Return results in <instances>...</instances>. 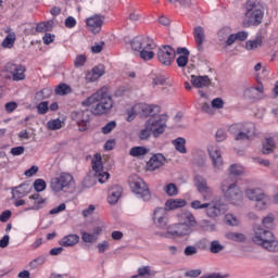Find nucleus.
<instances>
[{
    "mask_svg": "<svg viewBox=\"0 0 278 278\" xmlns=\"http://www.w3.org/2000/svg\"><path fill=\"white\" fill-rule=\"evenodd\" d=\"M251 240L254 244H257V247L266 249V251L278 252V241L273 231L262 228V226H255L253 228Z\"/></svg>",
    "mask_w": 278,
    "mask_h": 278,
    "instance_id": "nucleus-1",
    "label": "nucleus"
},
{
    "mask_svg": "<svg viewBox=\"0 0 278 278\" xmlns=\"http://www.w3.org/2000/svg\"><path fill=\"white\" fill-rule=\"evenodd\" d=\"M191 207L193 210H206V216H208V218H218V216L226 214L228 210L227 204L220 200L203 204H201V201L194 200L191 202Z\"/></svg>",
    "mask_w": 278,
    "mask_h": 278,
    "instance_id": "nucleus-2",
    "label": "nucleus"
},
{
    "mask_svg": "<svg viewBox=\"0 0 278 278\" xmlns=\"http://www.w3.org/2000/svg\"><path fill=\"white\" fill-rule=\"evenodd\" d=\"M222 191L224 197L232 203V205H238L242 203V191L238 187V184L231 179V176L224 179L222 182Z\"/></svg>",
    "mask_w": 278,
    "mask_h": 278,
    "instance_id": "nucleus-3",
    "label": "nucleus"
},
{
    "mask_svg": "<svg viewBox=\"0 0 278 278\" xmlns=\"http://www.w3.org/2000/svg\"><path fill=\"white\" fill-rule=\"evenodd\" d=\"M101 90H104V93L98 97L97 105L92 108L91 114L93 116H103V114H109L110 110L114 108V101H112V96L108 87H102Z\"/></svg>",
    "mask_w": 278,
    "mask_h": 278,
    "instance_id": "nucleus-4",
    "label": "nucleus"
},
{
    "mask_svg": "<svg viewBox=\"0 0 278 278\" xmlns=\"http://www.w3.org/2000/svg\"><path fill=\"white\" fill-rule=\"evenodd\" d=\"M128 181L136 197L142 199L143 201H151V191L142 178L138 177L137 175H132L129 177Z\"/></svg>",
    "mask_w": 278,
    "mask_h": 278,
    "instance_id": "nucleus-5",
    "label": "nucleus"
},
{
    "mask_svg": "<svg viewBox=\"0 0 278 278\" xmlns=\"http://www.w3.org/2000/svg\"><path fill=\"white\" fill-rule=\"evenodd\" d=\"M148 128L152 131L153 138H160L166 131L168 115H152L147 122Z\"/></svg>",
    "mask_w": 278,
    "mask_h": 278,
    "instance_id": "nucleus-6",
    "label": "nucleus"
},
{
    "mask_svg": "<svg viewBox=\"0 0 278 278\" xmlns=\"http://www.w3.org/2000/svg\"><path fill=\"white\" fill-rule=\"evenodd\" d=\"M73 184V176L68 173H62L60 176L51 179L50 188L53 192H66Z\"/></svg>",
    "mask_w": 278,
    "mask_h": 278,
    "instance_id": "nucleus-7",
    "label": "nucleus"
},
{
    "mask_svg": "<svg viewBox=\"0 0 278 278\" xmlns=\"http://www.w3.org/2000/svg\"><path fill=\"white\" fill-rule=\"evenodd\" d=\"M71 119L79 127V131H88L90 127V111H73L71 113Z\"/></svg>",
    "mask_w": 278,
    "mask_h": 278,
    "instance_id": "nucleus-8",
    "label": "nucleus"
},
{
    "mask_svg": "<svg viewBox=\"0 0 278 278\" xmlns=\"http://www.w3.org/2000/svg\"><path fill=\"white\" fill-rule=\"evenodd\" d=\"M176 52L170 46H161L156 52L159 62L163 66H170L175 62Z\"/></svg>",
    "mask_w": 278,
    "mask_h": 278,
    "instance_id": "nucleus-9",
    "label": "nucleus"
},
{
    "mask_svg": "<svg viewBox=\"0 0 278 278\" xmlns=\"http://www.w3.org/2000/svg\"><path fill=\"white\" fill-rule=\"evenodd\" d=\"M244 16L243 27H257V25H262V21H264V11H262V9L244 11Z\"/></svg>",
    "mask_w": 278,
    "mask_h": 278,
    "instance_id": "nucleus-10",
    "label": "nucleus"
},
{
    "mask_svg": "<svg viewBox=\"0 0 278 278\" xmlns=\"http://www.w3.org/2000/svg\"><path fill=\"white\" fill-rule=\"evenodd\" d=\"M4 71L12 75L13 81H23L25 80V77H26L25 73L27 71V67H25V65L23 64L9 62L5 64Z\"/></svg>",
    "mask_w": 278,
    "mask_h": 278,
    "instance_id": "nucleus-11",
    "label": "nucleus"
},
{
    "mask_svg": "<svg viewBox=\"0 0 278 278\" xmlns=\"http://www.w3.org/2000/svg\"><path fill=\"white\" fill-rule=\"evenodd\" d=\"M245 197L250 199V201H255L256 210H266V194L262 189H247Z\"/></svg>",
    "mask_w": 278,
    "mask_h": 278,
    "instance_id": "nucleus-12",
    "label": "nucleus"
},
{
    "mask_svg": "<svg viewBox=\"0 0 278 278\" xmlns=\"http://www.w3.org/2000/svg\"><path fill=\"white\" fill-rule=\"evenodd\" d=\"M130 47L132 51L140 53L144 49H155V42L149 37L137 36L130 41Z\"/></svg>",
    "mask_w": 278,
    "mask_h": 278,
    "instance_id": "nucleus-13",
    "label": "nucleus"
},
{
    "mask_svg": "<svg viewBox=\"0 0 278 278\" xmlns=\"http://www.w3.org/2000/svg\"><path fill=\"white\" fill-rule=\"evenodd\" d=\"M194 186L198 190V192H200V194H202L203 197V201H210V199H212V188H210L207 186V180H205V178H203L202 176H195L194 177Z\"/></svg>",
    "mask_w": 278,
    "mask_h": 278,
    "instance_id": "nucleus-14",
    "label": "nucleus"
},
{
    "mask_svg": "<svg viewBox=\"0 0 278 278\" xmlns=\"http://www.w3.org/2000/svg\"><path fill=\"white\" fill-rule=\"evenodd\" d=\"M153 224L159 229H164L168 225V213L164 207H156L152 217Z\"/></svg>",
    "mask_w": 278,
    "mask_h": 278,
    "instance_id": "nucleus-15",
    "label": "nucleus"
},
{
    "mask_svg": "<svg viewBox=\"0 0 278 278\" xmlns=\"http://www.w3.org/2000/svg\"><path fill=\"white\" fill-rule=\"evenodd\" d=\"M228 131L230 132H242V134H248L250 136H255V124L249 122V123H238V124H232L229 128Z\"/></svg>",
    "mask_w": 278,
    "mask_h": 278,
    "instance_id": "nucleus-16",
    "label": "nucleus"
},
{
    "mask_svg": "<svg viewBox=\"0 0 278 278\" xmlns=\"http://www.w3.org/2000/svg\"><path fill=\"white\" fill-rule=\"evenodd\" d=\"M164 162H166V157L162 153L154 154L147 163V170H157L164 166Z\"/></svg>",
    "mask_w": 278,
    "mask_h": 278,
    "instance_id": "nucleus-17",
    "label": "nucleus"
},
{
    "mask_svg": "<svg viewBox=\"0 0 278 278\" xmlns=\"http://www.w3.org/2000/svg\"><path fill=\"white\" fill-rule=\"evenodd\" d=\"M121 197H123V187L113 185L109 188L108 201L110 205H116Z\"/></svg>",
    "mask_w": 278,
    "mask_h": 278,
    "instance_id": "nucleus-18",
    "label": "nucleus"
},
{
    "mask_svg": "<svg viewBox=\"0 0 278 278\" xmlns=\"http://www.w3.org/2000/svg\"><path fill=\"white\" fill-rule=\"evenodd\" d=\"M87 27L92 34H99L103 27V17L99 15L91 16L86 20Z\"/></svg>",
    "mask_w": 278,
    "mask_h": 278,
    "instance_id": "nucleus-19",
    "label": "nucleus"
},
{
    "mask_svg": "<svg viewBox=\"0 0 278 278\" xmlns=\"http://www.w3.org/2000/svg\"><path fill=\"white\" fill-rule=\"evenodd\" d=\"M103 75H105V65L99 64L86 74V81L91 84L92 81L100 79V77H103Z\"/></svg>",
    "mask_w": 278,
    "mask_h": 278,
    "instance_id": "nucleus-20",
    "label": "nucleus"
},
{
    "mask_svg": "<svg viewBox=\"0 0 278 278\" xmlns=\"http://www.w3.org/2000/svg\"><path fill=\"white\" fill-rule=\"evenodd\" d=\"M208 155L215 170H220V168H223V155L220 154V150L218 148H211L208 149Z\"/></svg>",
    "mask_w": 278,
    "mask_h": 278,
    "instance_id": "nucleus-21",
    "label": "nucleus"
},
{
    "mask_svg": "<svg viewBox=\"0 0 278 278\" xmlns=\"http://www.w3.org/2000/svg\"><path fill=\"white\" fill-rule=\"evenodd\" d=\"M29 192H31L29 182H23L20 186L12 188V198L23 199V197H27Z\"/></svg>",
    "mask_w": 278,
    "mask_h": 278,
    "instance_id": "nucleus-22",
    "label": "nucleus"
},
{
    "mask_svg": "<svg viewBox=\"0 0 278 278\" xmlns=\"http://www.w3.org/2000/svg\"><path fill=\"white\" fill-rule=\"evenodd\" d=\"M134 110H140L141 111V115L144 116L147 118V116H155V114H153V111L156 110L157 112H160V106L157 105H153V104H137Z\"/></svg>",
    "mask_w": 278,
    "mask_h": 278,
    "instance_id": "nucleus-23",
    "label": "nucleus"
},
{
    "mask_svg": "<svg viewBox=\"0 0 278 278\" xmlns=\"http://www.w3.org/2000/svg\"><path fill=\"white\" fill-rule=\"evenodd\" d=\"M191 84L194 88H207L212 84L210 76H194L191 75Z\"/></svg>",
    "mask_w": 278,
    "mask_h": 278,
    "instance_id": "nucleus-24",
    "label": "nucleus"
},
{
    "mask_svg": "<svg viewBox=\"0 0 278 278\" xmlns=\"http://www.w3.org/2000/svg\"><path fill=\"white\" fill-rule=\"evenodd\" d=\"M193 36L198 46V51H203V42H205V29L201 26H197L193 29Z\"/></svg>",
    "mask_w": 278,
    "mask_h": 278,
    "instance_id": "nucleus-25",
    "label": "nucleus"
},
{
    "mask_svg": "<svg viewBox=\"0 0 278 278\" xmlns=\"http://www.w3.org/2000/svg\"><path fill=\"white\" fill-rule=\"evenodd\" d=\"M262 45H264V37L257 35L255 39L245 42V49L247 51H255V49H260Z\"/></svg>",
    "mask_w": 278,
    "mask_h": 278,
    "instance_id": "nucleus-26",
    "label": "nucleus"
},
{
    "mask_svg": "<svg viewBox=\"0 0 278 278\" xmlns=\"http://www.w3.org/2000/svg\"><path fill=\"white\" fill-rule=\"evenodd\" d=\"M79 242V237L77 235H67L61 239L59 244L61 247H75Z\"/></svg>",
    "mask_w": 278,
    "mask_h": 278,
    "instance_id": "nucleus-27",
    "label": "nucleus"
},
{
    "mask_svg": "<svg viewBox=\"0 0 278 278\" xmlns=\"http://www.w3.org/2000/svg\"><path fill=\"white\" fill-rule=\"evenodd\" d=\"M186 200L182 199H169L165 202V207L167 210H179V207H186Z\"/></svg>",
    "mask_w": 278,
    "mask_h": 278,
    "instance_id": "nucleus-28",
    "label": "nucleus"
},
{
    "mask_svg": "<svg viewBox=\"0 0 278 278\" xmlns=\"http://www.w3.org/2000/svg\"><path fill=\"white\" fill-rule=\"evenodd\" d=\"M105 89H99L96 93H93L91 97L87 98L86 100H84L81 102L83 108H90V105H92V103H97V101H99V97H101V94H104Z\"/></svg>",
    "mask_w": 278,
    "mask_h": 278,
    "instance_id": "nucleus-29",
    "label": "nucleus"
},
{
    "mask_svg": "<svg viewBox=\"0 0 278 278\" xmlns=\"http://www.w3.org/2000/svg\"><path fill=\"white\" fill-rule=\"evenodd\" d=\"M262 0H248L243 4V11H254V10H262Z\"/></svg>",
    "mask_w": 278,
    "mask_h": 278,
    "instance_id": "nucleus-30",
    "label": "nucleus"
},
{
    "mask_svg": "<svg viewBox=\"0 0 278 278\" xmlns=\"http://www.w3.org/2000/svg\"><path fill=\"white\" fill-rule=\"evenodd\" d=\"M92 169L94 170L96 175L98 173H101L103 170V162L101 161V154L97 153L94 154L92 161Z\"/></svg>",
    "mask_w": 278,
    "mask_h": 278,
    "instance_id": "nucleus-31",
    "label": "nucleus"
},
{
    "mask_svg": "<svg viewBox=\"0 0 278 278\" xmlns=\"http://www.w3.org/2000/svg\"><path fill=\"white\" fill-rule=\"evenodd\" d=\"M173 144L178 153H188V150L186 149V139L184 137L175 139Z\"/></svg>",
    "mask_w": 278,
    "mask_h": 278,
    "instance_id": "nucleus-32",
    "label": "nucleus"
},
{
    "mask_svg": "<svg viewBox=\"0 0 278 278\" xmlns=\"http://www.w3.org/2000/svg\"><path fill=\"white\" fill-rule=\"evenodd\" d=\"M29 199L35 201L34 205L29 210H40V207H42V203L47 201L46 199L40 197V193L38 192L29 195Z\"/></svg>",
    "mask_w": 278,
    "mask_h": 278,
    "instance_id": "nucleus-33",
    "label": "nucleus"
},
{
    "mask_svg": "<svg viewBox=\"0 0 278 278\" xmlns=\"http://www.w3.org/2000/svg\"><path fill=\"white\" fill-rule=\"evenodd\" d=\"M147 153H149V149L144 148V147H132L129 150V155H131V157H141V155H147Z\"/></svg>",
    "mask_w": 278,
    "mask_h": 278,
    "instance_id": "nucleus-34",
    "label": "nucleus"
},
{
    "mask_svg": "<svg viewBox=\"0 0 278 278\" xmlns=\"http://www.w3.org/2000/svg\"><path fill=\"white\" fill-rule=\"evenodd\" d=\"M226 238L232 242H247V236L240 232H228L226 233Z\"/></svg>",
    "mask_w": 278,
    "mask_h": 278,
    "instance_id": "nucleus-35",
    "label": "nucleus"
},
{
    "mask_svg": "<svg viewBox=\"0 0 278 278\" xmlns=\"http://www.w3.org/2000/svg\"><path fill=\"white\" fill-rule=\"evenodd\" d=\"M14 42H16V34L10 33L2 41V47H4V49H12Z\"/></svg>",
    "mask_w": 278,
    "mask_h": 278,
    "instance_id": "nucleus-36",
    "label": "nucleus"
},
{
    "mask_svg": "<svg viewBox=\"0 0 278 278\" xmlns=\"http://www.w3.org/2000/svg\"><path fill=\"white\" fill-rule=\"evenodd\" d=\"M243 97L250 101H255L258 99L260 94L255 91V87H249L243 91Z\"/></svg>",
    "mask_w": 278,
    "mask_h": 278,
    "instance_id": "nucleus-37",
    "label": "nucleus"
},
{
    "mask_svg": "<svg viewBox=\"0 0 278 278\" xmlns=\"http://www.w3.org/2000/svg\"><path fill=\"white\" fill-rule=\"evenodd\" d=\"M224 219L229 227H238L240 225V219L231 213L226 214Z\"/></svg>",
    "mask_w": 278,
    "mask_h": 278,
    "instance_id": "nucleus-38",
    "label": "nucleus"
},
{
    "mask_svg": "<svg viewBox=\"0 0 278 278\" xmlns=\"http://www.w3.org/2000/svg\"><path fill=\"white\" fill-rule=\"evenodd\" d=\"M169 233L172 236H178V237H184V236H188V233H190V228H188V226L180 224L177 228V230L174 231H169Z\"/></svg>",
    "mask_w": 278,
    "mask_h": 278,
    "instance_id": "nucleus-39",
    "label": "nucleus"
},
{
    "mask_svg": "<svg viewBox=\"0 0 278 278\" xmlns=\"http://www.w3.org/2000/svg\"><path fill=\"white\" fill-rule=\"evenodd\" d=\"M273 151H275V141L271 138L266 139V143L263 146L262 150L263 154L270 155Z\"/></svg>",
    "mask_w": 278,
    "mask_h": 278,
    "instance_id": "nucleus-40",
    "label": "nucleus"
},
{
    "mask_svg": "<svg viewBox=\"0 0 278 278\" xmlns=\"http://www.w3.org/2000/svg\"><path fill=\"white\" fill-rule=\"evenodd\" d=\"M164 191L167 197H177V194H179V189L177 188V185L173 182L165 186Z\"/></svg>",
    "mask_w": 278,
    "mask_h": 278,
    "instance_id": "nucleus-41",
    "label": "nucleus"
},
{
    "mask_svg": "<svg viewBox=\"0 0 278 278\" xmlns=\"http://www.w3.org/2000/svg\"><path fill=\"white\" fill-rule=\"evenodd\" d=\"M262 225L265 229H273L275 227V216L273 214H268L262 219Z\"/></svg>",
    "mask_w": 278,
    "mask_h": 278,
    "instance_id": "nucleus-42",
    "label": "nucleus"
},
{
    "mask_svg": "<svg viewBox=\"0 0 278 278\" xmlns=\"http://www.w3.org/2000/svg\"><path fill=\"white\" fill-rule=\"evenodd\" d=\"M139 58L144 62H149V60L155 58V53L153 52V49H144L139 52Z\"/></svg>",
    "mask_w": 278,
    "mask_h": 278,
    "instance_id": "nucleus-43",
    "label": "nucleus"
},
{
    "mask_svg": "<svg viewBox=\"0 0 278 278\" xmlns=\"http://www.w3.org/2000/svg\"><path fill=\"white\" fill-rule=\"evenodd\" d=\"M72 89L71 86L66 84H60L55 88V94H60L61 97H64V94H71Z\"/></svg>",
    "mask_w": 278,
    "mask_h": 278,
    "instance_id": "nucleus-44",
    "label": "nucleus"
},
{
    "mask_svg": "<svg viewBox=\"0 0 278 278\" xmlns=\"http://www.w3.org/2000/svg\"><path fill=\"white\" fill-rule=\"evenodd\" d=\"M151 134H152V130L151 128H149V124H147L146 122L144 129H141L139 131V135H138L139 140H149V138H151Z\"/></svg>",
    "mask_w": 278,
    "mask_h": 278,
    "instance_id": "nucleus-45",
    "label": "nucleus"
},
{
    "mask_svg": "<svg viewBox=\"0 0 278 278\" xmlns=\"http://www.w3.org/2000/svg\"><path fill=\"white\" fill-rule=\"evenodd\" d=\"M81 240H83V242H86L88 244H92V242H97L98 237L94 236L93 233L83 231L81 232Z\"/></svg>",
    "mask_w": 278,
    "mask_h": 278,
    "instance_id": "nucleus-46",
    "label": "nucleus"
},
{
    "mask_svg": "<svg viewBox=\"0 0 278 278\" xmlns=\"http://www.w3.org/2000/svg\"><path fill=\"white\" fill-rule=\"evenodd\" d=\"M33 186L36 192H43V190H47V182L41 178L36 179Z\"/></svg>",
    "mask_w": 278,
    "mask_h": 278,
    "instance_id": "nucleus-47",
    "label": "nucleus"
},
{
    "mask_svg": "<svg viewBox=\"0 0 278 278\" xmlns=\"http://www.w3.org/2000/svg\"><path fill=\"white\" fill-rule=\"evenodd\" d=\"M232 136H235V140L237 141H244V140H253V135H249L247 132H230Z\"/></svg>",
    "mask_w": 278,
    "mask_h": 278,
    "instance_id": "nucleus-48",
    "label": "nucleus"
},
{
    "mask_svg": "<svg viewBox=\"0 0 278 278\" xmlns=\"http://www.w3.org/2000/svg\"><path fill=\"white\" fill-rule=\"evenodd\" d=\"M49 97H51V89L46 88L37 92L35 99H37V101H43V99H49Z\"/></svg>",
    "mask_w": 278,
    "mask_h": 278,
    "instance_id": "nucleus-49",
    "label": "nucleus"
},
{
    "mask_svg": "<svg viewBox=\"0 0 278 278\" xmlns=\"http://www.w3.org/2000/svg\"><path fill=\"white\" fill-rule=\"evenodd\" d=\"M190 60V55H179L176 59V64L178 68H186L188 66V61Z\"/></svg>",
    "mask_w": 278,
    "mask_h": 278,
    "instance_id": "nucleus-50",
    "label": "nucleus"
},
{
    "mask_svg": "<svg viewBox=\"0 0 278 278\" xmlns=\"http://www.w3.org/2000/svg\"><path fill=\"white\" fill-rule=\"evenodd\" d=\"M48 128L51 131H55L58 129H62V121H60V118L49 121L48 122Z\"/></svg>",
    "mask_w": 278,
    "mask_h": 278,
    "instance_id": "nucleus-51",
    "label": "nucleus"
},
{
    "mask_svg": "<svg viewBox=\"0 0 278 278\" xmlns=\"http://www.w3.org/2000/svg\"><path fill=\"white\" fill-rule=\"evenodd\" d=\"M45 262H47L46 256H38L37 258L33 260L29 263V266H30V268L36 269V268H38V266H42V264H45Z\"/></svg>",
    "mask_w": 278,
    "mask_h": 278,
    "instance_id": "nucleus-52",
    "label": "nucleus"
},
{
    "mask_svg": "<svg viewBox=\"0 0 278 278\" xmlns=\"http://www.w3.org/2000/svg\"><path fill=\"white\" fill-rule=\"evenodd\" d=\"M225 247L220 244L219 241L214 240L211 242V248H210L211 253H220V251H223Z\"/></svg>",
    "mask_w": 278,
    "mask_h": 278,
    "instance_id": "nucleus-53",
    "label": "nucleus"
},
{
    "mask_svg": "<svg viewBox=\"0 0 278 278\" xmlns=\"http://www.w3.org/2000/svg\"><path fill=\"white\" fill-rule=\"evenodd\" d=\"M185 220H187L189 227H197V218L194 217V214L190 212L185 213Z\"/></svg>",
    "mask_w": 278,
    "mask_h": 278,
    "instance_id": "nucleus-54",
    "label": "nucleus"
},
{
    "mask_svg": "<svg viewBox=\"0 0 278 278\" xmlns=\"http://www.w3.org/2000/svg\"><path fill=\"white\" fill-rule=\"evenodd\" d=\"M197 253H199V248L194 245H188L184 250L186 257H192V255H197Z\"/></svg>",
    "mask_w": 278,
    "mask_h": 278,
    "instance_id": "nucleus-55",
    "label": "nucleus"
},
{
    "mask_svg": "<svg viewBox=\"0 0 278 278\" xmlns=\"http://www.w3.org/2000/svg\"><path fill=\"white\" fill-rule=\"evenodd\" d=\"M229 170H230V175L240 176L242 175V173H244V167L238 164H232Z\"/></svg>",
    "mask_w": 278,
    "mask_h": 278,
    "instance_id": "nucleus-56",
    "label": "nucleus"
},
{
    "mask_svg": "<svg viewBox=\"0 0 278 278\" xmlns=\"http://www.w3.org/2000/svg\"><path fill=\"white\" fill-rule=\"evenodd\" d=\"M114 129H116V122L111 121L104 127H102V134H105V135L112 134Z\"/></svg>",
    "mask_w": 278,
    "mask_h": 278,
    "instance_id": "nucleus-57",
    "label": "nucleus"
},
{
    "mask_svg": "<svg viewBox=\"0 0 278 278\" xmlns=\"http://www.w3.org/2000/svg\"><path fill=\"white\" fill-rule=\"evenodd\" d=\"M37 112L38 114H47L49 112V102L48 101H43V102H40L38 105H37Z\"/></svg>",
    "mask_w": 278,
    "mask_h": 278,
    "instance_id": "nucleus-58",
    "label": "nucleus"
},
{
    "mask_svg": "<svg viewBox=\"0 0 278 278\" xmlns=\"http://www.w3.org/2000/svg\"><path fill=\"white\" fill-rule=\"evenodd\" d=\"M96 177H97V179H98V181L100 184H105L110 179V173H108V172H103V173L99 172L98 174H96Z\"/></svg>",
    "mask_w": 278,
    "mask_h": 278,
    "instance_id": "nucleus-59",
    "label": "nucleus"
},
{
    "mask_svg": "<svg viewBox=\"0 0 278 278\" xmlns=\"http://www.w3.org/2000/svg\"><path fill=\"white\" fill-rule=\"evenodd\" d=\"M86 64V55L79 54L76 56V60L74 61V66L76 68H79V66H84Z\"/></svg>",
    "mask_w": 278,
    "mask_h": 278,
    "instance_id": "nucleus-60",
    "label": "nucleus"
},
{
    "mask_svg": "<svg viewBox=\"0 0 278 278\" xmlns=\"http://www.w3.org/2000/svg\"><path fill=\"white\" fill-rule=\"evenodd\" d=\"M215 138L217 142H224V140H227V132L224 129H218L216 131Z\"/></svg>",
    "mask_w": 278,
    "mask_h": 278,
    "instance_id": "nucleus-61",
    "label": "nucleus"
},
{
    "mask_svg": "<svg viewBox=\"0 0 278 278\" xmlns=\"http://www.w3.org/2000/svg\"><path fill=\"white\" fill-rule=\"evenodd\" d=\"M103 47H105V41H100L99 43H94L93 47H91L92 53H101L103 51Z\"/></svg>",
    "mask_w": 278,
    "mask_h": 278,
    "instance_id": "nucleus-62",
    "label": "nucleus"
},
{
    "mask_svg": "<svg viewBox=\"0 0 278 278\" xmlns=\"http://www.w3.org/2000/svg\"><path fill=\"white\" fill-rule=\"evenodd\" d=\"M212 108H215L216 110H222L224 108L225 102L220 98H215L212 101Z\"/></svg>",
    "mask_w": 278,
    "mask_h": 278,
    "instance_id": "nucleus-63",
    "label": "nucleus"
},
{
    "mask_svg": "<svg viewBox=\"0 0 278 278\" xmlns=\"http://www.w3.org/2000/svg\"><path fill=\"white\" fill-rule=\"evenodd\" d=\"M97 247H98V253H105V251L110 249V242L102 241Z\"/></svg>",
    "mask_w": 278,
    "mask_h": 278,
    "instance_id": "nucleus-64",
    "label": "nucleus"
}]
</instances>
